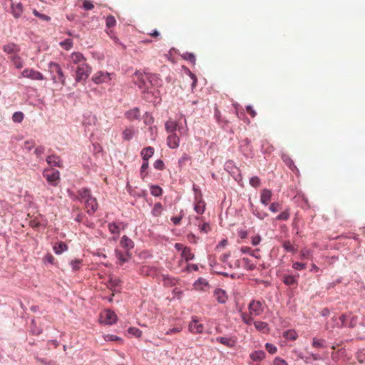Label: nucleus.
<instances>
[{"mask_svg":"<svg viewBox=\"0 0 365 365\" xmlns=\"http://www.w3.org/2000/svg\"><path fill=\"white\" fill-rule=\"evenodd\" d=\"M150 193L153 196L158 197L162 195L163 190L158 185H152L150 186Z\"/></svg>","mask_w":365,"mask_h":365,"instance_id":"79ce46f5","label":"nucleus"},{"mask_svg":"<svg viewBox=\"0 0 365 365\" xmlns=\"http://www.w3.org/2000/svg\"><path fill=\"white\" fill-rule=\"evenodd\" d=\"M100 320L101 323L110 325L116 322L117 316L114 312L106 310L101 314Z\"/></svg>","mask_w":365,"mask_h":365,"instance_id":"1a4fd4ad","label":"nucleus"},{"mask_svg":"<svg viewBox=\"0 0 365 365\" xmlns=\"http://www.w3.org/2000/svg\"><path fill=\"white\" fill-rule=\"evenodd\" d=\"M250 184L254 187H258L260 185V179L257 176H253L250 179Z\"/></svg>","mask_w":365,"mask_h":365,"instance_id":"09e8293b","label":"nucleus"},{"mask_svg":"<svg viewBox=\"0 0 365 365\" xmlns=\"http://www.w3.org/2000/svg\"><path fill=\"white\" fill-rule=\"evenodd\" d=\"M24 115L22 112H15L12 115V120L15 123H21L24 120Z\"/></svg>","mask_w":365,"mask_h":365,"instance_id":"49530a36","label":"nucleus"},{"mask_svg":"<svg viewBox=\"0 0 365 365\" xmlns=\"http://www.w3.org/2000/svg\"><path fill=\"white\" fill-rule=\"evenodd\" d=\"M163 207L160 202L155 204L154 207L152 210V213L154 216H160L162 213Z\"/></svg>","mask_w":365,"mask_h":365,"instance_id":"a18cd8bd","label":"nucleus"},{"mask_svg":"<svg viewBox=\"0 0 365 365\" xmlns=\"http://www.w3.org/2000/svg\"><path fill=\"white\" fill-rule=\"evenodd\" d=\"M195 220L200 222H202V225H198L199 229L202 233H208L211 230V226L210 223L204 222L203 218L199 216L195 217Z\"/></svg>","mask_w":365,"mask_h":365,"instance_id":"5701e85b","label":"nucleus"},{"mask_svg":"<svg viewBox=\"0 0 365 365\" xmlns=\"http://www.w3.org/2000/svg\"><path fill=\"white\" fill-rule=\"evenodd\" d=\"M108 230L111 234L116 235L117 236H118L120 234V227L115 222H111L108 224Z\"/></svg>","mask_w":365,"mask_h":365,"instance_id":"e433bc0d","label":"nucleus"},{"mask_svg":"<svg viewBox=\"0 0 365 365\" xmlns=\"http://www.w3.org/2000/svg\"><path fill=\"white\" fill-rule=\"evenodd\" d=\"M283 282L287 285H294L297 284V279L293 275H285Z\"/></svg>","mask_w":365,"mask_h":365,"instance_id":"4c0bfd02","label":"nucleus"},{"mask_svg":"<svg viewBox=\"0 0 365 365\" xmlns=\"http://www.w3.org/2000/svg\"><path fill=\"white\" fill-rule=\"evenodd\" d=\"M289 217H290L289 209L287 208L285 210L282 212L279 215H278L276 217V220L286 221V220H287L289 218Z\"/></svg>","mask_w":365,"mask_h":365,"instance_id":"c9c22d12","label":"nucleus"},{"mask_svg":"<svg viewBox=\"0 0 365 365\" xmlns=\"http://www.w3.org/2000/svg\"><path fill=\"white\" fill-rule=\"evenodd\" d=\"M153 166L155 169L163 170L165 168V165L163 160H157L155 161Z\"/></svg>","mask_w":365,"mask_h":365,"instance_id":"13d9d810","label":"nucleus"},{"mask_svg":"<svg viewBox=\"0 0 365 365\" xmlns=\"http://www.w3.org/2000/svg\"><path fill=\"white\" fill-rule=\"evenodd\" d=\"M83 8L85 10H91L94 8L93 2L90 0H83Z\"/></svg>","mask_w":365,"mask_h":365,"instance_id":"6e6d98bb","label":"nucleus"},{"mask_svg":"<svg viewBox=\"0 0 365 365\" xmlns=\"http://www.w3.org/2000/svg\"><path fill=\"white\" fill-rule=\"evenodd\" d=\"M91 73V68L88 64L84 63L77 66L75 80L76 82L86 81Z\"/></svg>","mask_w":365,"mask_h":365,"instance_id":"20e7f679","label":"nucleus"},{"mask_svg":"<svg viewBox=\"0 0 365 365\" xmlns=\"http://www.w3.org/2000/svg\"><path fill=\"white\" fill-rule=\"evenodd\" d=\"M86 208L87 209V212L90 215L93 214L98 208V203L96 199L93 197L87 199L85 201Z\"/></svg>","mask_w":365,"mask_h":365,"instance_id":"2eb2a0df","label":"nucleus"},{"mask_svg":"<svg viewBox=\"0 0 365 365\" xmlns=\"http://www.w3.org/2000/svg\"><path fill=\"white\" fill-rule=\"evenodd\" d=\"M214 297L215 299L221 304H225L227 300V295L225 290L222 289H216L214 291Z\"/></svg>","mask_w":365,"mask_h":365,"instance_id":"a211bd4d","label":"nucleus"},{"mask_svg":"<svg viewBox=\"0 0 365 365\" xmlns=\"http://www.w3.org/2000/svg\"><path fill=\"white\" fill-rule=\"evenodd\" d=\"M121 280L120 279V278L117 277H113V276H111L109 279V281H108V287L110 289H114L115 290V289L118 287L120 286L121 284Z\"/></svg>","mask_w":365,"mask_h":365,"instance_id":"bb28decb","label":"nucleus"},{"mask_svg":"<svg viewBox=\"0 0 365 365\" xmlns=\"http://www.w3.org/2000/svg\"><path fill=\"white\" fill-rule=\"evenodd\" d=\"M3 51L8 54L16 55L19 52V49L18 46L14 43H9L3 46Z\"/></svg>","mask_w":365,"mask_h":365,"instance_id":"4be33fe9","label":"nucleus"},{"mask_svg":"<svg viewBox=\"0 0 365 365\" xmlns=\"http://www.w3.org/2000/svg\"><path fill=\"white\" fill-rule=\"evenodd\" d=\"M68 250L67 245L63 242H59L53 246V251L56 255H60Z\"/></svg>","mask_w":365,"mask_h":365,"instance_id":"cd10ccee","label":"nucleus"},{"mask_svg":"<svg viewBox=\"0 0 365 365\" xmlns=\"http://www.w3.org/2000/svg\"><path fill=\"white\" fill-rule=\"evenodd\" d=\"M106 24L108 28H113L116 24V20L112 15H109L106 19Z\"/></svg>","mask_w":365,"mask_h":365,"instance_id":"c03bdc74","label":"nucleus"},{"mask_svg":"<svg viewBox=\"0 0 365 365\" xmlns=\"http://www.w3.org/2000/svg\"><path fill=\"white\" fill-rule=\"evenodd\" d=\"M216 341L229 348H233L237 344V338L235 336H220L216 338Z\"/></svg>","mask_w":365,"mask_h":365,"instance_id":"f8f14e48","label":"nucleus"},{"mask_svg":"<svg viewBox=\"0 0 365 365\" xmlns=\"http://www.w3.org/2000/svg\"><path fill=\"white\" fill-rule=\"evenodd\" d=\"M9 58L16 68L20 69L23 67L22 59L17 54L11 56Z\"/></svg>","mask_w":365,"mask_h":365,"instance_id":"c85d7f7f","label":"nucleus"},{"mask_svg":"<svg viewBox=\"0 0 365 365\" xmlns=\"http://www.w3.org/2000/svg\"><path fill=\"white\" fill-rule=\"evenodd\" d=\"M48 71L51 74V80L54 83L66 85V76L58 63L50 62L48 66Z\"/></svg>","mask_w":365,"mask_h":365,"instance_id":"f257e3e1","label":"nucleus"},{"mask_svg":"<svg viewBox=\"0 0 365 365\" xmlns=\"http://www.w3.org/2000/svg\"><path fill=\"white\" fill-rule=\"evenodd\" d=\"M284 336L287 339H289V340L294 341V340L297 339L298 335H297V332L294 330L290 329V330L286 331L284 333Z\"/></svg>","mask_w":365,"mask_h":365,"instance_id":"58836bf2","label":"nucleus"},{"mask_svg":"<svg viewBox=\"0 0 365 365\" xmlns=\"http://www.w3.org/2000/svg\"><path fill=\"white\" fill-rule=\"evenodd\" d=\"M11 2V14L16 19L20 18L24 11V6L21 3H14L12 1Z\"/></svg>","mask_w":365,"mask_h":365,"instance_id":"ddd939ff","label":"nucleus"},{"mask_svg":"<svg viewBox=\"0 0 365 365\" xmlns=\"http://www.w3.org/2000/svg\"><path fill=\"white\" fill-rule=\"evenodd\" d=\"M184 215H185L184 211L182 210H181L180 211L179 215L178 216H175V217H173L171 218V221L173 222V224L175 225H180V223L182 219L183 218Z\"/></svg>","mask_w":365,"mask_h":365,"instance_id":"de8ad7c7","label":"nucleus"},{"mask_svg":"<svg viewBox=\"0 0 365 365\" xmlns=\"http://www.w3.org/2000/svg\"><path fill=\"white\" fill-rule=\"evenodd\" d=\"M149 76L145 73H142L140 72H135L133 75V81L134 83L138 86V87L141 89H148V82L149 81Z\"/></svg>","mask_w":365,"mask_h":365,"instance_id":"423d86ee","label":"nucleus"},{"mask_svg":"<svg viewBox=\"0 0 365 365\" xmlns=\"http://www.w3.org/2000/svg\"><path fill=\"white\" fill-rule=\"evenodd\" d=\"M262 241V237L259 235H257L255 236L252 237V245L253 246H257L259 245Z\"/></svg>","mask_w":365,"mask_h":365,"instance_id":"0e129e2a","label":"nucleus"},{"mask_svg":"<svg viewBox=\"0 0 365 365\" xmlns=\"http://www.w3.org/2000/svg\"><path fill=\"white\" fill-rule=\"evenodd\" d=\"M167 144L170 148L175 149L179 147L180 138L176 133H169L167 138Z\"/></svg>","mask_w":365,"mask_h":365,"instance_id":"4468645a","label":"nucleus"},{"mask_svg":"<svg viewBox=\"0 0 365 365\" xmlns=\"http://www.w3.org/2000/svg\"><path fill=\"white\" fill-rule=\"evenodd\" d=\"M242 262L244 263L245 267L250 271H252L256 268L255 264L251 262V260L249 258L244 257L242 258Z\"/></svg>","mask_w":365,"mask_h":365,"instance_id":"37998d69","label":"nucleus"},{"mask_svg":"<svg viewBox=\"0 0 365 365\" xmlns=\"http://www.w3.org/2000/svg\"><path fill=\"white\" fill-rule=\"evenodd\" d=\"M269 210L272 212H277L281 210V205L279 202H273L269 205Z\"/></svg>","mask_w":365,"mask_h":365,"instance_id":"052dcab7","label":"nucleus"},{"mask_svg":"<svg viewBox=\"0 0 365 365\" xmlns=\"http://www.w3.org/2000/svg\"><path fill=\"white\" fill-rule=\"evenodd\" d=\"M272 192L267 189H263L261 191L260 201L264 205H267L272 200Z\"/></svg>","mask_w":365,"mask_h":365,"instance_id":"6ab92c4d","label":"nucleus"},{"mask_svg":"<svg viewBox=\"0 0 365 365\" xmlns=\"http://www.w3.org/2000/svg\"><path fill=\"white\" fill-rule=\"evenodd\" d=\"M71 61L73 63L80 66L86 63V59L80 52H73L70 56Z\"/></svg>","mask_w":365,"mask_h":365,"instance_id":"dca6fc26","label":"nucleus"},{"mask_svg":"<svg viewBox=\"0 0 365 365\" xmlns=\"http://www.w3.org/2000/svg\"><path fill=\"white\" fill-rule=\"evenodd\" d=\"M33 14L38 17L40 19L43 20V21H49L51 20V17L47 16V15H45V14H42L41 13H39L38 11H36V9H34L33 11Z\"/></svg>","mask_w":365,"mask_h":365,"instance_id":"8fccbe9b","label":"nucleus"},{"mask_svg":"<svg viewBox=\"0 0 365 365\" xmlns=\"http://www.w3.org/2000/svg\"><path fill=\"white\" fill-rule=\"evenodd\" d=\"M46 162L50 166L58 168L63 167V162L61 158L56 155H51L47 157Z\"/></svg>","mask_w":365,"mask_h":365,"instance_id":"f3484780","label":"nucleus"},{"mask_svg":"<svg viewBox=\"0 0 365 365\" xmlns=\"http://www.w3.org/2000/svg\"><path fill=\"white\" fill-rule=\"evenodd\" d=\"M165 130L168 133H176L175 132L178 130L181 135H187L188 128L185 125V127L182 126L178 122L169 119L166 121L165 124Z\"/></svg>","mask_w":365,"mask_h":365,"instance_id":"f03ea898","label":"nucleus"},{"mask_svg":"<svg viewBox=\"0 0 365 365\" xmlns=\"http://www.w3.org/2000/svg\"><path fill=\"white\" fill-rule=\"evenodd\" d=\"M265 357V353L263 351H255L250 354V358L254 361H260Z\"/></svg>","mask_w":365,"mask_h":365,"instance_id":"7c9ffc66","label":"nucleus"},{"mask_svg":"<svg viewBox=\"0 0 365 365\" xmlns=\"http://www.w3.org/2000/svg\"><path fill=\"white\" fill-rule=\"evenodd\" d=\"M196 290L205 291L209 287L208 282L204 278H199L193 284Z\"/></svg>","mask_w":365,"mask_h":365,"instance_id":"412c9836","label":"nucleus"},{"mask_svg":"<svg viewBox=\"0 0 365 365\" xmlns=\"http://www.w3.org/2000/svg\"><path fill=\"white\" fill-rule=\"evenodd\" d=\"M125 117L130 121L139 119L140 110L138 108H132L125 113Z\"/></svg>","mask_w":365,"mask_h":365,"instance_id":"aec40b11","label":"nucleus"},{"mask_svg":"<svg viewBox=\"0 0 365 365\" xmlns=\"http://www.w3.org/2000/svg\"><path fill=\"white\" fill-rule=\"evenodd\" d=\"M43 176L47 182L52 186H57L60 180V173L53 169H45Z\"/></svg>","mask_w":365,"mask_h":365,"instance_id":"39448f33","label":"nucleus"},{"mask_svg":"<svg viewBox=\"0 0 365 365\" xmlns=\"http://www.w3.org/2000/svg\"><path fill=\"white\" fill-rule=\"evenodd\" d=\"M252 317H253V315H251L250 312L249 313L242 312L241 314V317H242L243 322L247 325H250L252 323L254 324Z\"/></svg>","mask_w":365,"mask_h":365,"instance_id":"f704fd0d","label":"nucleus"},{"mask_svg":"<svg viewBox=\"0 0 365 365\" xmlns=\"http://www.w3.org/2000/svg\"><path fill=\"white\" fill-rule=\"evenodd\" d=\"M128 332L138 338L140 337L142 335V331L136 327L129 328Z\"/></svg>","mask_w":365,"mask_h":365,"instance_id":"3c124183","label":"nucleus"},{"mask_svg":"<svg viewBox=\"0 0 365 365\" xmlns=\"http://www.w3.org/2000/svg\"><path fill=\"white\" fill-rule=\"evenodd\" d=\"M255 327L259 331L265 333L268 331V324L264 322L255 321L254 322Z\"/></svg>","mask_w":365,"mask_h":365,"instance_id":"473e14b6","label":"nucleus"},{"mask_svg":"<svg viewBox=\"0 0 365 365\" xmlns=\"http://www.w3.org/2000/svg\"><path fill=\"white\" fill-rule=\"evenodd\" d=\"M153 272L154 269L149 266H143L140 269V273L145 275H150Z\"/></svg>","mask_w":365,"mask_h":365,"instance_id":"864d4df0","label":"nucleus"},{"mask_svg":"<svg viewBox=\"0 0 365 365\" xmlns=\"http://www.w3.org/2000/svg\"><path fill=\"white\" fill-rule=\"evenodd\" d=\"M310 257V251L307 249H302L300 252V259H308Z\"/></svg>","mask_w":365,"mask_h":365,"instance_id":"680f3d73","label":"nucleus"},{"mask_svg":"<svg viewBox=\"0 0 365 365\" xmlns=\"http://www.w3.org/2000/svg\"><path fill=\"white\" fill-rule=\"evenodd\" d=\"M115 257L120 262L121 264L128 262L130 258V255L128 251L122 252L119 250H115Z\"/></svg>","mask_w":365,"mask_h":365,"instance_id":"b1692460","label":"nucleus"},{"mask_svg":"<svg viewBox=\"0 0 365 365\" xmlns=\"http://www.w3.org/2000/svg\"><path fill=\"white\" fill-rule=\"evenodd\" d=\"M292 267L297 270H302L306 269L307 264L301 262H294L292 264Z\"/></svg>","mask_w":365,"mask_h":365,"instance_id":"e2e57ef3","label":"nucleus"},{"mask_svg":"<svg viewBox=\"0 0 365 365\" xmlns=\"http://www.w3.org/2000/svg\"><path fill=\"white\" fill-rule=\"evenodd\" d=\"M78 195L81 200L86 201L87 199L92 197L91 191L88 189L83 188L78 191Z\"/></svg>","mask_w":365,"mask_h":365,"instance_id":"72a5a7b5","label":"nucleus"},{"mask_svg":"<svg viewBox=\"0 0 365 365\" xmlns=\"http://www.w3.org/2000/svg\"><path fill=\"white\" fill-rule=\"evenodd\" d=\"M112 73L105 72V71H98L96 72L91 78V80L96 84L100 83H108L112 79Z\"/></svg>","mask_w":365,"mask_h":365,"instance_id":"0eeeda50","label":"nucleus"},{"mask_svg":"<svg viewBox=\"0 0 365 365\" xmlns=\"http://www.w3.org/2000/svg\"><path fill=\"white\" fill-rule=\"evenodd\" d=\"M273 363L274 365H288L284 359L279 357L275 358Z\"/></svg>","mask_w":365,"mask_h":365,"instance_id":"774afa93","label":"nucleus"},{"mask_svg":"<svg viewBox=\"0 0 365 365\" xmlns=\"http://www.w3.org/2000/svg\"><path fill=\"white\" fill-rule=\"evenodd\" d=\"M324 339H318L317 338H314L312 341V346L315 348H322L324 347Z\"/></svg>","mask_w":365,"mask_h":365,"instance_id":"603ef678","label":"nucleus"},{"mask_svg":"<svg viewBox=\"0 0 365 365\" xmlns=\"http://www.w3.org/2000/svg\"><path fill=\"white\" fill-rule=\"evenodd\" d=\"M248 310L251 315L257 317L264 312V307L261 302L252 300L248 305Z\"/></svg>","mask_w":365,"mask_h":365,"instance_id":"6e6552de","label":"nucleus"},{"mask_svg":"<svg viewBox=\"0 0 365 365\" xmlns=\"http://www.w3.org/2000/svg\"><path fill=\"white\" fill-rule=\"evenodd\" d=\"M282 247L288 252L294 253L297 251L294 245L289 240L283 242Z\"/></svg>","mask_w":365,"mask_h":365,"instance_id":"ea45409f","label":"nucleus"},{"mask_svg":"<svg viewBox=\"0 0 365 365\" xmlns=\"http://www.w3.org/2000/svg\"><path fill=\"white\" fill-rule=\"evenodd\" d=\"M134 133H135V130H134V128L133 127H129V128H125L122 135H123V138L125 140H127V141H129L132 139V138L133 137L134 135Z\"/></svg>","mask_w":365,"mask_h":365,"instance_id":"c756f323","label":"nucleus"},{"mask_svg":"<svg viewBox=\"0 0 365 365\" xmlns=\"http://www.w3.org/2000/svg\"><path fill=\"white\" fill-rule=\"evenodd\" d=\"M81 260L75 259L71 262V266L73 270H78L80 267Z\"/></svg>","mask_w":365,"mask_h":365,"instance_id":"338daca9","label":"nucleus"},{"mask_svg":"<svg viewBox=\"0 0 365 365\" xmlns=\"http://www.w3.org/2000/svg\"><path fill=\"white\" fill-rule=\"evenodd\" d=\"M265 348L267 351L272 354H275L277 350V347L274 345L269 343H267L265 344Z\"/></svg>","mask_w":365,"mask_h":365,"instance_id":"4d7b16f0","label":"nucleus"},{"mask_svg":"<svg viewBox=\"0 0 365 365\" xmlns=\"http://www.w3.org/2000/svg\"><path fill=\"white\" fill-rule=\"evenodd\" d=\"M181 255L182 257L185 259L186 262L192 259L195 257L194 254L191 252V249L188 247L186 248H183Z\"/></svg>","mask_w":365,"mask_h":365,"instance_id":"2f4dec72","label":"nucleus"},{"mask_svg":"<svg viewBox=\"0 0 365 365\" xmlns=\"http://www.w3.org/2000/svg\"><path fill=\"white\" fill-rule=\"evenodd\" d=\"M104 339L106 341H120L121 339L115 336V335H113V334H107L104 336Z\"/></svg>","mask_w":365,"mask_h":365,"instance_id":"69168bd1","label":"nucleus"},{"mask_svg":"<svg viewBox=\"0 0 365 365\" xmlns=\"http://www.w3.org/2000/svg\"><path fill=\"white\" fill-rule=\"evenodd\" d=\"M60 46L66 51L70 50L73 46V41L71 38H67L60 42Z\"/></svg>","mask_w":365,"mask_h":365,"instance_id":"a19ab883","label":"nucleus"},{"mask_svg":"<svg viewBox=\"0 0 365 365\" xmlns=\"http://www.w3.org/2000/svg\"><path fill=\"white\" fill-rule=\"evenodd\" d=\"M148 165H149L148 160H143V165H141V168H140V175L143 178H144L145 176L144 173L148 169Z\"/></svg>","mask_w":365,"mask_h":365,"instance_id":"bf43d9fd","label":"nucleus"},{"mask_svg":"<svg viewBox=\"0 0 365 365\" xmlns=\"http://www.w3.org/2000/svg\"><path fill=\"white\" fill-rule=\"evenodd\" d=\"M21 77L28 78H31L32 80H38V81H42L44 79V76L41 72H39L38 71H35L31 68L24 69L21 73Z\"/></svg>","mask_w":365,"mask_h":365,"instance_id":"9b49d317","label":"nucleus"},{"mask_svg":"<svg viewBox=\"0 0 365 365\" xmlns=\"http://www.w3.org/2000/svg\"><path fill=\"white\" fill-rule=\"evenodd\" d=\"M182 327L181 326H179V327H174V328H171V329H169L165 332V334L166 335L175 334L180 332L182 331Z\"/></svg>","mask_w":365,"mask_h":365,"instance_id":"5fc2aeb1","label":"nucleus"},{"mask_svg":"<svg viewBox=\"0 0 365 365\" xmlns=\"http://www.w3.org/2000/svg\"><path fill=\"white\" fill-rule=\"evenodd\" d=\"M193 190L195 191L194 210L197 214L202 215L205 210L206 203L202 199L200 190L195 186L193 187Z\"/></svg>","mask_w":365,"mask_h":365,"instance_id":"7ed1b4c3","label":"nucleus"},{"mask_svg":"<svg viewBox=\"0 0 365 365\" xmlns=\"http://www.w3.org/2000/svg\"><path fill=\"white\" fill-rule=\"evenodd\" d=\"M153 153H154V148L150 146L143 148L140 153L143 160H148L149 158L153 156Z\"/></svg>","mask_w":365,"mask_h":365,"instance_id":"393cba45","label":"nucleus"},{"mask_svg":"<svg viewBox=\"0 0 365 365\" xmlns=\"http://www.w3.org/2000/svg\"><path fill=\"white\" fill-rule=\"evenodd\" d=\"M188 329L190 332L194 334H202L204 331V325L200 323L197 317H192L188 324Z\"/></svg>","mask_w":365,"mask_h":365,"instance_id":"9d476101","label":"nucleus"},{"mask_svg":"<svg viewBox=\"0 0 365 365\" xmlns=\"http://www.w3.org/2000/svg\"><path fill=\"white\" fill-rule=\"evenodd\" d=\"M120 243L121 246L125 248L127 250H129L134 247L133 242L125 235L122 237Z\"/></svg>","mask_w":365,"mask_h":365,"instance_id":"a878e982","label":"nucleus"}]
</instances>
